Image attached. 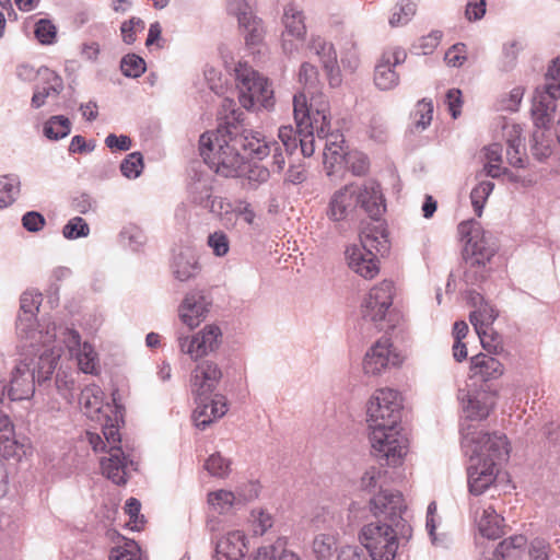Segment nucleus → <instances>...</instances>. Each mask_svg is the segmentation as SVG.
I'll return each instance as SVG.
<instances>
[{"mask_svg":"<svg viewBox=\"0 0 560 560\" xmlns=\"http://www.w3.org/2000/svg\"><path fill=\"white\" fill-rule=\"evenodd\" d=\"M546 93L553 100L560 96V56L548 69Z\"/></svg>","mask_w":560,"mask_h":560,"instance_id":"55","label":"nucleus"},{"mask_svg":"<svg viewBox=\"0 0 560 560\" xmlns=\"http://www.w3.org/2000/svg\"><path fill=\"white\" fill-rule=\"evenodd\" d=\"M464 441L470 447L471 458L499 466L508 460L511 446L505 434L499 432H465Z\"/></svg>","mask_w":560,"mask_h":560,"instance_id":"6","label":"nucleus"},{"mask_svg":"<svg viewBox=\"0 0 560 560\" xmlns=\"http://www.w3.org/2000/svg\"><path fill=\"white\" fill-rule=\"evenodd\" d=\"M23 445L14 438V428L9 416L0 408V455L5 458L21 457Z\"/></svg>","mask_w":560,"mask_h":560,"instance_id":"30","label":"nucleus"},{"mask_svg":"<svg viewBox=\"0 0 560 560\" xmlns=\"http://www.w3.org/2000/svg\"><path fill=\"white\" fill-rule=\"evenodd\" d=\"M495 394L488 390H479L470 395L465 406V413L471 420L488 418L495 406Z\"/></svg>","mask_w":560,"mask_h":560,"instance_id":"31","label":"nucleus"},{"mask_svg":"<svg viewBox=\"0 0 560 560\" xmlns=\"http://www.w3.org/2000/svg\"><path fill=\"white\" fill-rule=\"evenodd\" d=\"M299 80L305 89H314L318 83L317 69L311 63H303L300 68Z\"/></svg>","mask_w":560,"mask_h":560,"instance_id":"61","label":"nucleus"},{"mask_svg":"<svg viewBox=\"0 0 560 560\" xmlns=\"http://www.w3.org/2000/svg\"><path fill=\"white\" fill-rule=\"evenodd\" d=\"M458 233L465 241L464 255L467 262L471 266H485L493 256L494 249L489 246L480 225L474 221L462 222Z\"/></svg>","mask_w":560,"mask_h":560,"instance_id":"12","label":"nucleus"},{"mask_svg":"<svg viewBox=\"0 0 560 560\" xmlns=\"http://www.w3.org/2000/svg\"><path fill=\"white\" fill-rule=\"evenodd\" d=\"M273 547L277 560H302L298 553L288 549V540L284 537L277 538Z\"/></svg>","mask_w":560,"mask_h":560,"instance_id":"64","label":"nucleus"},{"mask_svg":"<svg viewBox=\"0 0 560 560\" xmlns=\"http://www.w3.org/2000/svg\"><path fill=\"white\" fill-rule=\"evenodd\" d=\"M357 205L360 206L371 218L381 215L384 209V199L381 186L373 180L362 185H354Z\"/></svg>","mask_w":560,"mask_h":560,"instance_id":"21","label":"nucleus"},{"mask_svg":"<svg viewBox=\"0 0 560 560\" xmlns=\"http://www.w3.org/2000/svg\"><path fill=\"white\" fill-rule=\"evenodd\" d=\"M203 467L211 476L225 478L231 471V462L220 453H213L206 459Z\"/></svg>","mask_w":560,"mask_h":560,"instance_id":"47","label":"nucleus"},{"mask_svg":"<svg viewBox=\"0 0 560 560\" xmlns=\"http://www.w3.org/2000/svg\"><path fill=\"white\" fill-rule=\"evenodd\" d=\"M63 90L62 79L52 71H47L46 85L37 88L32 97V106L39 108L50 95H59Z\"/></svg>","mask_w":560,"mask_h":560,"instance_id":"35","label":"nucleus"},{"mask_svg":"<svg viewBox=\"0 0 560 560\" xmlns=\"http://www.w3.org/2000/svg\"><path fill=\"white\" fill-rule=\"evenodd\" d=\"M526 544L525 536H511L499 544L491 557H483L482 560H548L550 547L546 540L534 539L528 550Z\"/></svg>","mask_w":560,"mask_h":560,"instance_id":"9","label":"nucleus"},{"mask_svg":"<svg viewBox=\"0 0 560 560\" xmlns=\"http://www.w3.org/2000/svg\"><path fill=\"white\" fill-rule=\"evenodd\" d=\"M42 302L43 296L39 292L25 291L20 299V315L36 316Z\"/></svg>","mask_w":560,"mask_h":560,"instance_id":"54","label":"nucleus"},{"mask_svg":"<svg viewBox=\"0 0 560 560\" xmlns=\"http://www.w3.org/2000/svg\"><path fill=\"white\" fill-rule=\"evenodd\" d=\"M468 467V486L472 494H482L491 485L494 483L498 476V467L493 463L481 462L470 458Z\"/></svg>","mask_w":560,"mask_h":560,"instance_id":"20","label":"nucleus"},{"mask_svg":"<svg viewBox=\"0 0 560 560\" xmlns=\"http://www.w3.org/2000/svg\"><path fill=\"white\" fill-rule=\"evenodd\" d=\"M402 360L390 339L382 337L365 353L363 370L365 374L378 375L388 368L400 365Z\"/></svg>","mask_w":560,"mask_h":560,"instance_id":"13","label":"nucleus"},{"mask_svg":"<svg viewBox=\"0 0 560 560\" xmlns=\"http://www.w3.org/2000/svg\"><path fill=\"white\" fill-rule=\"evenodd\" d=\"M46 220L37 211H28L22 217V225L28 232H38L45 226Z\"/></svg>","mask_w":560,"mask_h":560,"instance_id":"62","label":"nucleus"},{"mask_svg":"<svg viewBox=\"0 0 560 560\" xmlns=\"http://www.w3.org/2000/svg\"><path fill=\"white\" fill-rule=\"evenodd\" d=\"M90 234V226L81 217L70 219L62 229V235L67 240L86 237Z\"/></svg>","mask_w":560,"mask_h":560,"instance_id":"53","label":"nucleus"},{"mask_svg":"<svg viewBox=\"0 0 560 560\" xmlns=\"http://www.w3.org/2000/svg\"><path fill=\"white\" fill-rule=\"evenodd\" d=\"M208 245L217 256H224L228 254L230 244L225 233L219 231L209 235Z\"/></svg>","mask_w":560,"mask_h":560,"instance_id":"60","label":"nucleus"},{"mask_svg":"<svg viewBox=\"0 0 560 560\" xmlns=\"http://www.w3.org/2000/svg\"><path fill=\"white\" fill-rule=\"evenodd\" d=\"M208 504L217 513H225L240 502L237 497L229 490L220 489L208 493Z\"/></svg>","mask_w":560,"mask_h":560,"instance_id":"40","label":"nucleus"},{"mask_svg":"<svg viewBox=\"0 0 560 560\" xmlns=\"http://www.w3.org/2000/svg\"><path fill=\"white\" fill-rule=\"evenodd\" d=\"M120 238L133 252H138L145 242V236L137 226L124 228L120 232Z\"/></svg>","mask_w":560,"mask_h":560,"instance_id":"58","label":"nucleus"},{"mask_svg":"<svg viewBox=\"0 0 560 560\" xmlns=\"http://www.w3.org/2000/svg\"><path fill=\"white\" fill-rule=\"evenodd\" d=\"M240 103L246 109L271 108L275 105L273 90L268 79L246 62L235 68Z\"/></svg>","mask_w":560,"mask_h":560,"instance_id":"4","label":"nucleus"},{"mask_svg":"<svg viewBox=\"0 0 560 560\" xmlns=\"http://www.w3.org/2000/svg\"><path fill=\"white\" fill-rule=\"evenodd\" d=\"M445 62L452 67H459L466 60V46L464 44H456L452 46L444 57Z\"/></svg>","mask_w":560,"mask_h":560,"instance_id":"63","label":"nucleus"},{"mask_svg":"<svg viewBox=\"0 0 560 560\" xmlns=\"http://www.w3.org/2000/svg\"><path fill=\"white\" fill-rule=\"evenodd\" d=\"M486 155V164L485 171L486 174L490 177L497 178L500 177L503 173V168L501 166L502 162V148L498 143L490 144L485 149Z\"/></svg>","mask_w":560,"mask_h":560,"instance_id":"44","label":"nucleus"},{"mask_svg":"<svg viewBox=\"0 0 560 560\" xmlns=\"http://www.w3.org/2000/svg\"><path fill=\"white\" fill-rule=\"evenodd\" d=\"M229 11L237 16L240 26L244 30L247 45H257L262 40L264 27L261 21L253 14L250 5L245 0H231Z\"/></svg>","mask_w":560,"mask_h":560,"instance_id":"15","label":"nucleus"},{"mask_svg":"<svg viewBox=\"0 0 560 560\" xmlns=\"http://www.w3.org/2000/svg\"><path fill=\"white\" fill-rule=\"evenodd\" d=\"M401 399L399 393L390 388L376 389L368 401V424L371 427L397 425L400 419Z\"/></svg>","mask_w":560,"mask_h":560,"instance_id":"10","label":"nucleus"},{"mask_svg":"<svg viewBox=\"0 0 560 560\" xmlns=\"http://www.w3.org/2000/svg\"><path fill=\"white\" fill-rule=\"evenodd\" d=\"M19 358L10 372V377L2 386V396L7 395L10 401L31 399L35 394L36 384L42 385L49 381L54 374L59 351L45 348L43 352H25L26 345L16 346Z\"/></svg>","mask_w":560,"mask_h":560,"instance_id":"1","label":"nucleus"},{"mask_svg":"<svg viewBox=\"0 0 560 560\" xmlns=\"http://www.w3.org/2000/svg\"><path fill=\"white\" fill-rule=\"evenodd\" d=\"M145 69V61L136 54H127L120 61V70L128 78H139Z\"/></svg>","mask_w":560,"mask_h":560,"instance_id":"48","label":"nucleus"},{"mask_svg":"<svg viewBox=\"0 0 560 560\" xmlns=\"http://www.w3.org/2000/svg\"><path fill=\"white\" fill-rule=\"evenodd\" d=\"M20 178L15 174L0 176V194L5 195V197L0 198L1 208L8 207L14 202L20 194Z\"/></svg>","mask_w":560,"mask_h":560,"instance_id":"42","label":"nucleus"},{"mask_svg":"<svg viewBox=\"0 0 560 560\" xmlns=\"http://www.w3.org/2000/svg\"><path fill=\"white\" fill-rule=\"evenodd\" d=\"M108 457L101 459V469L103 475L116 485H125L127 482L128 460L121 448L107 451Z\"/></svg>","mask_w":560,"mask_h":560,"instance_id":"28","label":"nucleus"},{"mask_svg":"<svg viewBox=\"0 0 560 560\" xmlns=\"http://www.w3.org/2000/svg\"><path fill=\"white\" fill-rule=\"evenodd\" d=\"M320 62L327 73L329 83L331 86H336L340 83V71L337 65V55L331 45L324 44L322 52H318Z\"/></svg>","mask_w":560,"mask_h":560,"instance_id":"38","label":"nucleus"},{"mask_svg":"<svg viewBox=\"0 0 560 560\" xmlns=\"http://www.w3.org/2000/svg\"><path fill=\"white\" fill-rule=\"evenodd\" d=\"M370 442L374 454L385 458L388 465H397L407 454L408 442L397 425L370 428Z\"/></svg>","mask_w":560,"mask_h":560,"instance_id":"8","label":"nucleus"},{"mask_svg":"<svg viewBox=\"0 0 560 560\" xmlns=\"http://www.w3.org/2000/svg\"><path fill=\"white\" fill-rule=\"evenodd\" d=\"M338 537L332 533L317 534L312 541V551L317 560H330L336 551Z\"/></svg>","mask_w":560,"mask_h":560,"instance_id":"36","label":"nucleus"},{"mask_svg":"<svg viewBox=\"0 0 560 560\" xmlns=\"http://www.w3.org/2000/svg\"><path fill=\"white\" fill-rule=\"evenodd\" d=\"M200 154L215 173L225 177H238L243 174L244 160L238 148L241 139L229 127L201 135Z\"/></svg>","mask_w":560,"mask_h":560,"instance_id":"2","label":"nucleus"},{"mask_svg":"<svg viewBox=\"0 0 560 560\" xmlns=\"http://www.w3.org/2000/svg\"><path fill=\"white\" fill-rule=\"evenodd\" d=\"M35 37L42 45H52L57 38V27L48 19H40L35 24Z\"/></svg>","mask_w":560,"mask_h":560,"instance_id":"52","label":"nucleus"},{"mask_svg":"<svg viewBox=\"0 0 560 560\" xmlns=\"http://www.w3.org/2000/svg\"><path fill=\"white\" fill-rule=\"evenodd\" d=\"M238 138L241 139L240 147H243L253 159L262 160L271 151V143L267 142L259 131L245 130Z\"/></svg>","mask_w":560,"mask_h":560,"instance_id":"33","label":"nucleus"},{"mask_svg":"<svg viewBox=\"0 0 560 560\" xmlns=\"http://www.w3.org/2000/svg\"><path fill=\"white\" fill-rule=\"evenodd\" d=\"M482 348L492 354H500L503 351L501 337L493 331L492 327L476 330Z\"/></svg>","mask_w":560,"mask_h":560,"instance_id":"50","label":"nucleus"},{"mask_svg":"<svg viewBox=\"0 0 560 560\" xmlns=\"http://www.w3.org/2000/svg\"><path fill=\"white\" fill-rule=\"evenodd\" d=\"M199 271L200 265L195 256H180V261L177 264V279L182 281L188 280L198 275Z\"/></svg>","mask_w":560,"mask_h":560,"instance_id":"57","label":"nucleus"},{"mask_svg":"<svg viewBox=\"0 0 560 560\" xmlns=\"http://www.w3.org/2000/svg\"><path fill=\"white\" fill-rule=\"evenodd\" d=\"M221 336L219 326L207 325L191 338L187 352L195 359L207 355L219 347Z\"/></svg>","mask_w":560,"mask_h":560,"instance_id":"23","label":"nucleus"},{"mask_svg":"<svg viewBox=\"0 0 560 560\" xmlns=\"http://www.w3.org/2000/svg\"><path fill=\"white\" fill-rule=\"evenodd\" d=\"M71 131L70 120L62 116H52L44 125V135L50 140L66 138Z\"/></svg>","mask_w":560,"mask_h":560,"instance_id":"41","label":"nucleus"},{"mask_svg":"<svg viewBox=\"0 0 560 560\" xmlns=\"http://www.w3.org/2000/svg\"><path fill=\"white\" fill-rule=\"evenodd\" d=\"M211 302L202 291L194 290L187 293L179 307V316L189 328L197 327L209 312Z\"/></svg>","mask_w":560,"mask_h":560,"instance_id":"17","label":"nucleus"},{"mask_svg":"<svg viewBox=\"0 0 560 560\" xmlns=\"http://www.w3.org/2000/svg\"><path fill=\"white\" fill-rule=\"evenodd\" d=\"M293 115L300 137L301 152L310 158L315 152L314 135L323 138L330 130V113L328 101L323 95L312 96L311 101L304 93L293 97Z\"/></svg>","mask_w":560,"mask_h":560,"instance_id":"3","label":"nucleus"},{"mask_svg":"<svg viewBox=\"0 0 560 560\" xmlns=\"http://www.w3.org/2000/svg\"><path fill=\"white\" fill-rule=\"evenodd\" d=\"M248 550V538L243 530L228 532L215 547L218 560H242Z\"/></svg>","mask_w":560,"mask_h":560,"instance_id":"19","label":"nucleus"},{"mask_svg":"<svg viewBox=\"0 0 560 560\" xmlns=\"http://www.w3.org/2000/svg\"><path fill=\"white\" fill-rule=\"evenodd\" d=\"M228 412L226 398L222 395H214L209 402H200L194 411V420L198 428L205 429L213 421L220 419Z\"/></svg>","mask_w":560,"mask_h":560,"instance_id":"27","label":"nucleus"},{"mask_svg":"<svg viewBox=\"0 0 560 560\" xmlns=\"http://www.w3.org/2000/svg\"><path fill=\"white\" fill-rule=\"evenodd\" d=\"M222 373L211 361H203L196 366L191 377L192 392L199 397L211 393L221 380Z\"/></svg>","mask_w":560,"mask_h":560,"instance_id":"22","label":"nucleus"},{"mask_svg":"<svg viewBox=\"0 0 560 560\" xmlns=\"http://www.w3.org/2000/svg\"><path fill=\"white\" fill-rule=\"evenodd\" d=\"M324 138L327 139L324 150V164L329 170L328 174L334 172V168L341 164L345 159V139L339 132H330Z\"/></svg>","mask_w":560,"mask_h":560,"instance_id":"32","label":"nucleus"},{"mask_svg":"<svg viewBox=\"0 0 560 560\" xmlns=\"http://www.w3.org/2000/svg\"><path fill=\"white\" fill-rule=\"evenodd\" d=\"M378 234L372 229H364L360 233V244L346 248L345 255L348 267L364 279H374L380 273V260L373 249H377Z\"/></svg>","mask_w":560,"mask_h":560,"instance_id":"5","label":"nucleus"},{"mask_svg":"<svg viewBox=\"0 0 560 560\" xmlns=\"http://www.w3.org/2000/svg\"><path fill=\"white\" fill-rule=\"evenodd\" d=\"M476 524L480 535L488 539H498L504 534V518L492 505L476 512Z\"/></svg>","mask_w":560,"mask_h":560,"instance_id":"26","label":"nucleus"},{"mask_svg":"<svg viewBox=\"0 0 560 560\" xmlns=\"http://www.w3.org/2000/svg\"><path fill=\"white\" fill-rule=\"evenodd\" d=\"M406 57V51L399 47L386 49L382 54L374 72V82L378 89L387 91L398 84L399 77L394 68L402 63Z\"/></svg>","mask_w":560,"mask_h":560,"instance_id":"14","label":"nucleus"},{"mask_svg":"<svg viewBox=\"0 0 560 560\" xmlns=\"http://www.w3.org/2000/svg\"><path fill=\"white\" fill-rule=\"evenodd\" d=\"M497 316V310L490 304L482 302L478 310L471 312L469 319L475 330H481L491 327Z\"/></svg>","mask_w":560,"mask_h":560,"instance_id":"43","label":"nucleus"},{"mask_svg":"<svg viewBox=\"0 0 560 560\" xmlns=\"http://www.w3.org/2000/svg\"><path fill=\"white\" fill-rule=\"evenodd\" d=\"M73 355H75L82 372L91 374L95 372L97 366V354L89 342H83Z\"/></svg>","mask_w":560,"mask_h":560,"instance_id":"45","label":"nucleus"},{"mask_svg":"<svg viewBox=\"0 0 560 560\" xmlns=\"http://www.w3.org/2000/svg\"><path fill=\"white\" fill-rule=\"evenodd\" d=\"M16 332L20 338L18 346L26 345L25 352H36L39 354L43 352L39 343L46 347L55 335H49L47 331L45 335L36 329V316L19 315L16 320Z\"/></svg>","mask_w":560,"mask_h":560,"instance_id":"16","label":"nucleus"},{"mask_svg":"<svg viewBox=\"0 0 560 560\" xmlns=\"http://www.w3.org/2000/svg\"><path fill=\"white\" fill-rule=\"evenodd\" d=\"M372 512L376 517H384L390 524L397 525L405 511L404 499L400 493L380 492L371 501Z\"/></svg>","mask_w":560,"mask_h":560,"instance_id":"18","label":"nucleus"},{"mask_svg":"<svg viewBox=\"0 0 560 560\" xmlns=\"http://www.w3.org/2000/svg\"><path fill=\"white\" fill-rule=\"evenodd\" d=\"M417 3L413 0H400L394 8L389 18L392 27L406 25L416 15Z\"/></svg>","mask_w":560,"mask_h":560,"instance_id":"39","label":"nucleus"},{"mask_svg":"<svg viewBox=\"0 0 560 560\" xmlns=\"http://www.w3.org/2000/svg\"><path fill=\"white\" fill-rule=\"evenodd\" d=\"M494 185L492 182L486 180L479 183L470 192L471 205L478 217L481 215L483 206L492 192Z\"/></svg>","mask_w":560,"mask_h":560,"instance_id":"49","label":"nucleus"},{"mask_svg":"<svg viewBox=\"0 0 560 560\" xmlns=\"http://www.w3.org/2000/svg\"><path fill=\"white\" fill-rule=\"evenodd\" d=\"M470 376L481 381L497 380L504 374V365L495 358L478 353L470 359Z\"/></svg>","mask_w":560,"mask_h":560,"instance_id":"29","label":"nucleus"},{"mask_svg":"<svg viewBox=\"0 0 560 560\" xmlns=\"http://www.w3.org/2000/svg\"><path fill=\"white\" fill-rule=\"evenodd\" d=\"M109 560H145L136 541L129 540L124 546L112 549Z\"/></svg>","mask_w":560,"mask_h":560,"instance_id":"51","label":"nucleus"},{"mask_svg":"<svg viewBox=\"0 0 560 560\" xmlns=\"http://www.w3.org/2000/svg\"><path fill=\"white\" fill-rule=\"evenodd\" d=\"M360 539L372 560H395L399 542L393 524L369 523L361 529Z\"/></svg>","mask_w":560,"mask_h":560,"instance_id":"7","label":"nucleus"},{"mask_svg":"<svg viewBox=\"0 0 560 560\" xmlns=\"http://www.w3.org/2000/svg\"><path fill=\"white\" fill-rule=\"evenodd\" d=\"M357 206L354 185H347L331 196L327 215L332 221H341L346 219Z\"/></svg>","mask_w":560,"mask_h":560,"instance_id":"25","label":"nucleus"},{"mask_svg":"<svg viewBox=\"0 0 560 560\" xmlns=\"http://www.w3.org/2000/svg\"><path fill=\"white\" fill-rule=\"evenodd\" d=\"M395 285L390 280H383L373 285L365 295L361 313L364 319L372 322L376 327L384 328L383 323L393 305Z\"/></svg>","mask_w":560,"mask_h":560,"instance_id":"11","label":"nucleus"},{"mask_svg":"<svg viewBox=\"0 0 560 560\" xmlns=\"http://www.w3.org/2000/svg\"><path fill=\"white\" fill-rule=\"evenodd\" d=\"M143 156L140 152L129 153L120 163L121 174L129 179L138 178L143 171Z\"/></svg>","mask_w":560,"mask_h":560,"instance_id":"46","label":"nucleus"},{"mask_svg":"<svg viewBox=\"0 0 560 560\" xmlns=\"http://www.w3.org/2000/svg\"><path fill=\"white\" fill-rule=\"evenodd\" d=\"M252 536H264L273 526V516L262 508L253 509L247 518Z\"/></svg>","mask_w":560,"mask_h":560,"instance_id":"37","label":"nucleus"},{"mask_svg":"<svg viewBox=\"0 0 560 560\" xmlns=\"http://www.w3.org/2000/svg\"><path fill=\"white\" fill-rule=\"evenodd\" d=\"M103 397V390L95 384L88 385L81 390L79 402L89 418L94 419L102 411Z\"/></svg>","mask_w":560,"mask_h":560,"instance_id":"34","label":"nucleus"},{"mask_svg":"<svg viewBox=\"0 0 560 560\" xmlns=\"http://www.w3.org/2000/svg\"><path fill=\"white\" fill-rule=\"evenodd\" d=\"M433 104L431 101L422 100L416 105L413 120L417 128L425 129L432 120Z\"/></svg>","mask_w":560,"mask_h":560,"instance_id":"56","label":"nucleus"},{"mask_svg":"<svg viewBox=\"0 0 560 560\" xmlns=\"http://www.w3.org/2000/svg\"><path fill=\"white\" fill-rule=\"evenodd\" d=\"M282 23L284 32L282 33V42L285 50H292L288 47V43L293 40H303L306 34V26L304 22V14L301 10L293 4H288L284 8Z\"/></svg>","mask_w":560,"mask_h":560,"instance_id":"24","label":"nucleus"},{"mask_svg":"<svg viewBox=\"0 0 560 560\" xmlns=\"http://www.w3.org/2000/svg\"><path fill=\"white\" fill-rule=\"evenodd\" d=\"M242 171L243 174L241 176H246L249 182L255 184L266 183L270 176V172L266 166L256 163L248 166L244 164Z\"/></svg>","mask_w":560,"mask_h":560,"instance_id":"59","label":"nucleus"}]
</instances>
